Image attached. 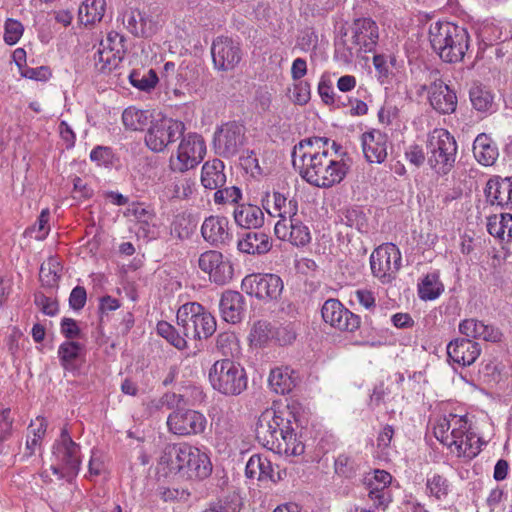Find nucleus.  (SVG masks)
<instances>
[{
	"mask_svg": "<svg viewBox=\"0 0 512 512\" xmlns=\"http://www.w3.org/2000/svg\"><path fill=\"white\" fill-rule=\"evenodd\" d=\"M300 410L301 406L296 401L264 410L255 428L258 442L279 454L302 455L305 445L302 441Z\"/></svg>",
	"mask_w": 512,
	"mask_h": 512,
	"instance_id": "1",
	"label": "nucleus"
},
{
	"mask_svg": "<svg viewBox=\"0 0 512 512\" xmlns=\"http://www.w3.org/2000/svg\"><path fill=\"white\" fill-rule=\"evenodd\" d=\"M330 140L326 137H310L294 146L292 162L299 168L301 177L319 188H330L346 176L348 167L329 151Z\"/></svg>",
	"mask_w": 512,
	"mask_h": 512,
	"instance_id": "2",
	"label": "nucleus"
},
{
	"mask_svg": "<svg viewBox=\"0 0 512 512\" xmlns=\"http://www.w3.org/2000/svg\"><path fill=\"white\" fill-rule=\"evenodd\" d=\"M429 41L433 51L446 63L462 61L469 48L467 30L450 22L432 24Z\"/></svg>",
	"mask_w": 512,
	"mask_h": 512,
	"instance_id": "3",
	"label": "nucleus"
},
{
	"mask_svg": "<svg viewBox=\"0 0 512 512\" xmlns=\"http://www.w3.org/2000/svg\"><path fill=\"white\" fill-rule=\"evenodd\" d=\"M457 143L445 129H435L427 141V162L430 168L440 176L450 173L455 166Z\"/></svg>",
	"mask_w": 512,
	"mask_h": 512,
	"instance_id": "4",
	"label": "nucleus"
},
{
	"mask_svg": "<svg viewBox=\"0 0 512 512\" xmlns=\"http://www.w3.org/2000/svg\"><path fill=\"white\" fill-rule=\"evenodd\" d=\"M177 326L189 340L210 337L216 330L215 318L196 302H188L177 311Z\"/></svg>",
	"mask_w": 512,
	"mask_h": 512,
	"instance_id": "5",
	"label": "nucleus"
},
{
	"mask_svg": "<svg viewBox=\"0 0 512 512\" xmlns=\"http://www.w3.org/2000/svg\"><path fill=\"white\" fill-rule=\"evenodd\" d=\"M208 376L213 389L227 396L240 395L247 388L244 368L228 358L216 361Z\"/></svg>",
	"mask_w": 512,
	"mask_h": 512,
	"instance_id": "6",
	"label": "nucleus"
},
{
	"mask_svg": "<svg viewBox=\"0 0 512 512\" xmlns=\"http://www.w3.org/2000/svg\"><path fill=\"white\" fill-rule=\"evenodd\" d=\"M401 253L393 243H385L377 247L370 256L372 274L381 283L387 284L396 278L401 267Z\"/></svg>",
	"mask_w": 512,
	"mask_h": 512,
	"instance_id": "7",
	"label": "nucleus"
},
{
	"mask_svg": "<svg viewBox=\"0 0 512 512\" xmlns=\"http://www.w3.org/2000/svg\"><path fill=\"white\" fill-rule=\"evenodd\" d=\"M245 132V127L236 121L222 124L216 129L213 137L215 153L227 159L237 155L246 143Z\"/></svg>",
	"mask_w": 512,
	"mask_h": 512,
	"instance_id": "8",
	"label": "nucleus"
},
{
	"mask_svg": "<svg viewBox=\"0 0 512 512\" xmlns=\"http://www.w3.org/2000/svg\"><path fill=\"white\" fill-rule=\"evenodd\" d=\"M184 124L171 118L152 122L145 135V144L153 152H162L168 144L177 141L184 133Z\"/></svg>",
	"mask_w": 512,
	"mask_h": 512,
	"instance_id": "9",
	"label": "nucleus"
},
{
	"mask_svg": "<svg viewBox=\"0 0 512 512\" xmlns=\"http://www.w3.org/2000/svg\"><path fill=\"white\" fill-rule=\"evenodd\" d=\"M242 289L249 295L263 302L277 300L283 290V281L276 274L254 273L247 275L241 284Z\"/></svg>",
	"mask_w": 512,
	"mask_h": 512,
	"instance_id": "10",
	"label": "nucleus"
},
{
	"mask_svg": "<svg viewBox=\"0 0 512 512\" xmlns=\"http://www.w3.org/2000/svg\"><path fill=\"white\" fill-rule=\"evenodd\" d=\"M167 425L172 433L189 436L203 433L207 420L202 413L196 410L178 408L168 416Z\"/></svg>",
	"mask_w": 512,
	"mask_h": 512,
	"instance_id": "11",
	"label": "nucleus"
},
{
	"mask_svg": "<svg viewBox=\"0 0 512 512\" xmlns=\"http://www.w3.org/2000/svg\"><path fill=\"white\" fill-rule=\"evenodd\" d=\"M321 315L325 323L340 331L354 332L361 324L360 316L349 311L338 299L334 298L324 302Z\"/></svg>",
	"mask_w": 512,
	"mask_h": 512,
	"instance_id": "12",
	"label": "nucleus"
},
{
	"mask_svg": "<svg viewBox=\"0 0 512 512\" xmlns=\"http://www.w3.org/2000/svg\"><path fill=\"white\" fill-rule=\"evenodd\" d=\"M85 335L77 322L66 318V371L79 372L84 363Z\"/></svg>",
	"mask_w": 512,
	"mask_h": 512,
	"instance_id": "13",
	"label": "nucleus"
},
{
	"mask_svg": "<svg viewBox=\"0 0 512 512\" xmlns=\"http://www.w3.org/2000/svg\"><path fill=\"white\" fill-rule=\"evenodd\" d=\"M214 67L219 71H232L241 61L240 44L232 38L217 37L211 46Z\"/></svg>",
	"mask_w": 512,
	"mask_h": 512,
	"instance_id": "14",
	"label": "nucleus"
},
{
	"mask_svg": "<svg viewBox=\"0 0 512 512\" xmlns=\"http://www.w3.org/2000/svg\"><path fill=\"white\" fill-rule=\"evenodd\" d=\"M206 145L202 136L189 134L184 137L178 147L177 159L180 162L179 170L185 171L194 168L204 158Z\"/></svg>",
	"mask_w": 512,
	"mask_h": 512,
	"instance_id": "15",
	"label": "nucleus"
},
{
	"mask_svg": "<svg viewBox=\"0 0 512 512\" xmlns=\"http://www.w3.org/2000/svg\"><path fill=\"white\" fill-rule=\"evenodd\" d=\"M353 44L359 52H373L379 40V28L371 18H358L351 24Z\"/></svg>",
	"mask_w": 512,
	"mask_h": 512,
	"instance_id": "16",
	"label": "nucleus"
},
{
	"mask_svg": "<svg viewBox=\"0 0 512 512\" xmlns=\"http://www.w3.org/2000/svg\"><path fill=\"white\" fill-rule=\"evenodd\" d=\"M361 143L364 156L369 163L381 164L387 158V134L373 129L362 134Z\"/></svg>",
	"mask_w": 512,
	"mask_h": 512,
	"instance_id": "17",
	"label": "nucleus"
},
{
	"mask_svg": "<svg viewBox=\"0 0 512 512\" xmlns=\"http://www.w3.org/2000/svg\"><path fill=\"white\" fill-rule=\"evenodd\" d=\"M427 89L431 106L442 114H450L456 110L457 96L443 81L438 80L431 83Z\"/></svg>",
	"mask_w": 512,
	"mask_h": 512,
	"instance_id": "18",
	"label": "nucleus"
},
{
	"mask_svg": "<svg viewBox=\"0 0 512 512\" xmlns=\"http://www.w3.org/2000/svg\"><path fill=\"white\" fill-rule=\"evenodd\" d=\"M211 472L210 458L206 453L193 446V453H188L179 477L187 480H203L209 477Z\"/></svg>",
	"mask_w": 512,
	"mask_h": 512,
	"instance_id": "19",
	"label": "nucleus"
},
{
	"mask_svg": "<svg viewBox=\"0 0 512 512\" xmlns=\"http://www.w3.org/2000/svg\"><path fill=\"white\" fill-rule=\"evenodd\" d=\"M481 353L478 342L469 338H457L447 345L448 357L455 363L463 366L472 365Z\"/></svg>",
	"mask_w": 512,
	"mask_h": 512,
	"instance_id": "20",
	"label": "nucleus"
},
{
	"mask_svg": "<svg viewBox=\"0 0 512 512\" xmlns=\"http://www.w3.org/2000/svg\"><path fill=\"white\" fill-rule=\"evenodd\" d=\"M228 225L229 221L224 216H209L201 226L202 237L211 246L219 248L231 238Z\"/></svg>",
	"mask_w": 512,
	"mask_h": 512,
	"instance_id": "21",
	"label": "nucleus"
},
{
	"mask_svg": "<svg viewBox=\"0 0 512 512\" xmlns=\"http://www.w3.org/2000/svg\"><path fill=\"white\" fill-rule=\"evenodd\" d=\"M245 306V298L240 292L226 290L222 293L219 309L224 321L232 324L239 323L244 317Z\"/></svg>",
	"mask_w": 512,
	"mask_h": 512,
	"instance_id": "22",
	"label": "nucleus"
},
{
	"mask_svg": "<svg viewBox=\"0 0 512 512\" xmlns=\"http://www.w3.org/2000/svg\"><path fill=\"white\" fill-rule=\"evenodd\" d=\"M193 446L187 443L167 444L160 456L159 464L171 474L179 475Z\"/></svg>",
	"mask_w": 512,
	"mask_h": 512,
	"instance_id": "23",
	"label": "nucleus"
},
{
	"mask_svg": "<svg viewBox=\"0 0 512 512\" xmlns=\"http://www.w3.org/2000/svg\"><path fill=\"white\" fill-rule=\"evenodd\" d=\"M271 248V238L266 233L258 230H249L237 241V249L249 255H264Z\"/></svg>",
	"mask_w": 512,
	"mask_h": 512,
	"instance_id": "24",
	"label": "nucleus"
},
{
	"mask_svg": "<svg viewBox=\"0 0 512 512\" xmlns=\"http://www.w3.org/2000/svg\"><path fill=\"white\" fill-rule=\"evenodd\" d=\"M487 201L500 207L512 208V188L509 178L494 176L489 179L485 187Z\"/></svg>",
	"mask_w": 512,
	"mask_h": 512,
	"instance_id": "25",
	"label": "nucleus"
},
{
	"mask_svg": "<svg viewBox=\"0 0 512 512\" xmlns=\"http://www.w3.org/2000/svg\"><path fill=\"white\" fill-rule=\"evenodd\" d=\"M108 46L98 50V61L102 63L101 70L111 71L118 67L124 55V37L118 33H110L107 37Z\"/></svg>",
	"mask_w": 512,
	"mask_h": 512,
	"instance_id": "26",
	"label": "nucleus"
},
{
	"mask_svg": "<svg viewBox=\"0 0 512 512\" xmlns=\"http://www.w3.org/2000/svg\"><path fill=\"white\" fill-rule=\"evenodd\" d=\"M236 225L242 229L257 230L264 225V213L260 207L248 203L237 204L233 211Z\"/></svg>",
	"mask_w": 512,
	"mask_h": 512,
	"instance_id": "27",
	"label": "nucleus"
},
{
	"mask_svg": "<svg viewBox=\"0 0 512 512\" xmlns=\"http://www.w3.org/2000/svg\"><path fill=\"white\" fill-rule=\"evenodd\" d=\"M126 27L131 34L140 38L151 37L158 30L157 23L150 16L138 10L131 11L127 17Z\"/></svg>",
	"mask_w": 512,
	"mask_h": 512,
	"instance_id": "28",
	"label": "nucleus"
},
{
	"mask_svg": "<svg viewBox=\"0 0 512 512\" xmlns=\"http://www.w3.org/2000/svg\"><path fill=\"white\" fill-rule=\"evenodd\" d=\"M224 163L220 159L207 161L201 171V183L206 189L216 190L226 183Z\"/></svg>",
	"mask_w": 512,
	"mask_h": 512,
	"instance_id": "29",
	"label": "nucleus"
},
{
	"mask_svg": "<svg viewBox=\"0 0 512 512\" xmlns=\"http://www.w3.org/2000/svg\"><path fill=\"white\" fill-rule=\"evenodd\" d=\"M297 375L289 367H277L271 370L269 384L277 394H286L297 385Z\"/></svg>",
	"mask_w": 512,
	"mask_h": 512,
	"instance_id": "30",
	"label": "nucleus"
},
{
	"mask_svg": "<svg viewBox=\"0 0 512 512\" xmlns=\"http://www.w3.org/2000/svg\"><path fill=\"white\" fill-rule=\"evenodd\" d=\"M473 153L476 160L484 165L494 164L498 157V148L485 133L479 134L473 143Z\"/></svg>",
	"mask_w": 512,
	"mask_h": 512,
	"instance_id": "31",
	"label": "nucleus"
},
{
	"mask_svg": "<svg viewBox=\"0 0 512 512\" xmlns=\"http://www.w3.org/2000/svg\"><path fill=\"white\" fill-rule=\"evenodd\" d=\"M450 427V422L447 419H443L434 427V435L442 444L448 447L455 446L458 452H461L464 443V431L461 427L453 428L450 431Z\"/></svg>",
	"mask_w": 512,
	"mask_h": 512,
	"instance_id": "32",
	"label": "nucleus"
},
{
	"mask_svg": "<svg viewBox=\"0 0 512 512\" xmlns=\"http://www.w3.org/2000/svg\"><path fill=\"white\" fill-rule=\"evenodd\" d=\"M106 9L105 0H85L79 7V21L85 26L100 22Z\"/></svg>",
	"mask_w": 512,
	"mask_h": 512,
	"instance_id": "33",
	"label": "nucleus"
},
{
	"mask_svg": "<svg viewBox=\"0 0 512 512\" xmlns=\"http://www.w3.org/2000/svg\"><path fill=\"white\" fill-rule=\"evenodd\" d=\"M444 291V285L436 272L428 273L418 284V295L422 300H434Z\"/></svg>",
	"mask_w": 512,
	"mask_h": 512,
	"instance_id": "34",
	"label": "nucleus"
},
{
	"mask_svg": "<svg viewBox=\"0 0 512 512\" xmlns=\"http://www.w3.org/2000/svg\"><path fill=\"white\" fill-rule=\"evenodd\" d=\"M149 111L140 110L133 106L126 108L122 113V122L126 129L142 131L151 122Z\"/></svg>",
	"mask_w": 512,
	"mask_h": 512,
	"instance_id": "35",
	"label": "nucleus"
},
{
	"mask_svg": "<svg viewBox=\"0 0 512 512\" xmlns=\"http://www.w3.org/2000/svg\"><path fill=\"white\" fill-rule=\"evenodd\" d=\"M62 270V266L55 259L51 258L44 262L39 271V279L42 286L48 288L58 287L62 276Z\"/></svg>",
	"mask_w": 512,
	"mask_h": 512,
	"instance_id": "36",
	"label": "nucleus"
},
{
	"mask_svg": "<svg viewBox=\"0 0 512 512\" xmlns=\"http://www.w3.org/2000/svg\"><path fill=\"white\" fill-rule=\"evenodd\" d=\"M66 481H71L79 471L80 467V457L79 451L80 447L76 444L71 437L66 432Z\"/></svg>",
	"mask_w": 512,
	"mask_h": 512,
	"instance_id": "37",
	"label": "nucleus"
},
{
	"mask_svg": "<svg viewBox=\"0 0 512 512\" xmlns=\"http://www.w3.org/2000/svg\"><path fill=\"white\" fill-rule=\"evenodd\" d=\"M157 332L177 349L182 350L186 348L188 338L182 334L179 326L176 329L168 322L160 321L157 324Z\"/></svg>",
	"mask_w": 512,
	"mask_h": 512,
	"instance_id": "38",
	"label": "nucleus"
},
{
	"mask_svg": "<svg viewBox=\"0 0 512 512\" xmlns=\"http://www.w3.org/2000/svg\"><path fill=\"white\" fill-rule=\"evenodd\" d=\"M289 242L297 247L307 245L311 240L309 228L300 219L289 220Z\"/></svg>",
	"mask_w": 512,
	"mask_h": 512,
	"instance_id": "39",
	"label": "nucleus"
},
{
	"mask_svg": "<svg viewBox=\"0 0 512 512\" xmlns=\"http://www.w3.org/2000/svg\"><path fill=\"white\" fill-rule=\"evenodd\" d=\"M50 212L48 209H43L38 216L36 222L25 229L24 236L33 238L35 240H44L49 233L50 227L48 225Z\"/></svg>",
	"mask_w": 512,
	"mask_h": 512,
	"instance_id": "40",
	"label": "nucleus"
},
{
	"mask_svg": "<svg viewBox=\"0 0 512 512\" xmlns=\"http://www.w3.org/2000/svg\"><path fill=\"white\" fill-rule=\"evenodd\" d=\"M469 96L473 107L480 112L488 111L493 104L492 94L482 86H473Z\"/></svg>",
	"mask_w": 512,
	"mask_h": 512,
	"instance_id": "41",
	"label": "nucleus"
},
{
	"mask_svg": "<svg viewBox=\"0 0 512 512\" xmlns=\"http://www.w3.org/2000/svg\"><path fill=\"white\" fill-rule=\"evenodd\" d=\"M130 83L142 91H150L158 83L157 73L150 69L146 73L140 71H132L129 75Z\"/></svg>",
	"mask_w": 512,
	"mask_h": 512,
	"instance_id": "42",
	"label": "nucleus"
},
{
	"mask_svg": "<svg viewBox=\"0 0 512 512\" xmlns=\"http://www.w3.org/2000/svg\"><path fill=\"white\" fill-rule=\"evenodd\" d=\"M426 487L429 491V495L435 497L438 500H442L447 497L450 491L449 481L442 475L433 474L427 478Z\"/></svg>",
	"mask_w": 512,
	"mask_h": 512,
	"instance_id": "43",
	"label": "nucleus"
},
{
	"mask_svg": "<svg viewBox=\"0 0 512 512\" xmlns=\"http://www.w3.org/2000/svg\"><path fill=\"white\" fill-rule=\"evenodd\" d=\"M24 33V25L17 19L7 18L4 22L3 40L13 46L19 42Z\"/></svg>",
	"mask_w": 512,
	"mask_h": 512,
	"instance_id": "44",
	"label": "nucleus"
},
{
	"mask_svg": "<svg viewBox=\"0 0 512 512\" xmlns=\"http://www.w3.org/2000/svg\"><path fill=\"white\" fill-rule=\"evenodd\" d=\"M340 221L348 227L362 231L366 226V217L359 208L351 207L341 211Z\"/></svg>",
	"mask_w": 512,
	"mask_h": 512,
	"instance_id": "45",
	"label": "nucleus"
},
{
	"mask_svg": "<svg viewBox=\"0 0 512 512\" xmlns=\"http://www.w3.org/2000/svg\"><path fill=\"white\" fill-rule=\"evenodd\" d=\"M250 337L255 345L262 346L271 338H274V329L267 321L259 320L254 323Z\"/></svg>",
	"mask_w": 512,
	"mask_h": 512,
	"instance_id": "46",
	"label": "nucleus"
},
{
	"mask_svg": "<svg viewBox=\"0 0 512 512\" xmlns=\"http://www.w3.org/2000/svg\"><path fill=\"white\" fill-rule=\"evenodd\" d=\"M233 274L234 268L232 263L230 260L223 257L221 263L217 265V268L213 271L209 278L217 285H225L232 280Z\"/></svg>",
	"mask_w": 512,
	"mask_h": 512,
	"instance_id": "47",
	"label": "nucleus"
},
{
	"mask_svg": "<svg viewBox=\"0 0 512 512\" xmlns=\"http://www.w3.org/2000/svg\"><path fill=\"white\" fill-rule=\"evenodd\" d=\"M223 257V254L217 250L205 251L198 259V266L203 272L208 273L210 276L217 268V265L221 263Z\"/></svg>",
	"mask_w": 512,
	"mask_h": 512,
	"instance_id": "48",
	"label": "nucleus"
},
{
	"mask_svg": "<svg viewBox=\"0 0 512 512\" xmlns=\"http://www.w3.org/2000/svg\"><path fill=\"white\" fill-rule=\"evenodd\" d=\"M241 502L238 496H227L210 505L204 512H239Z\"/></svg>",
	"mask_w": 512,
	"mask_h": 512,
	"instance_id": "49",
	"label": "nucleus"
},
{
	"mask_svg": "<svg viewBox=\"0 0 512 512\" xmlns=\"http://www.w3.org/2000/svg\"><path fill=\"white\" fill-rule=\"evenodd\" d=\"M90 159L99 166L110 167L114 164L116 157L112 148L99 145L91 151Z\"/></svg>",
	"mask_w": 512,
	"mask_h": 512,
	"instance_id": "50",
	"label": "nucleus"
},
{
	"mask_svg": "<svg viewBox=\"0 0 512 512\" xmlns=\"http://www.w3.org/2000/svg\"><path fill=\"white\" fill-rule=\"evenodd\" d=\"M484 322L475 318L464 319L459 324V331L466 338L479 339L484 327Z\"/></svg>",
	"mask_w": 512,
	"mask_h": 512,
	"instance_id": "51",
	"label": "nucleus"
},
{
	"mask_svg": "<svg viewBox=\"0 0 512 512\" xmlns=\"http://www.w3.org/2000/svg\"><path fill=\"white\" fill-rule=\"evenodd\" d=\"M296 335L297 327L295 323L283 324L274 330V338L282 346L291 344L296 339Z\"/></svg>",
	"mask_w": 512,
	"mask_h": 512,
	"instance_id": "52",
	"label": "nucleus"
},
{
	"mask_svg": "<svg viewBox=\"0 0 512 512\" xmlns=\"http://www.w3.org/2000/svg\"><path fill=\"white\" fill-rule=\"evenodd\" d=\"M268 467L269 460L267 458H262L259 455H253L246 464L245 474L248 478H255L257 476L259 479V472H265V469Z\"/></svg>",
	"mask_w": 512,
	"mask_h": 512,
	"instance_id": "53",
	"label": "nucleus"
},
{
	"mask_svg": "<svg viewBox=\"0 0 512 512\" xmlns=\"http://www.w3.org/2000/svg\"><path fill=\"white\" fill-rule=\"evenodd\" d=\"M21 76L36 81H47L51 76V71L46 66L24 67L20 72Z\"/></svg>",
	"mask_w": 512,
	"mask_h": 512,
	"instance_id": "54",
	"label": "nucleus"
},
{
	"mask_svg": "<svg viewBox=\"0 0 512 512\" xmlns=\"http://www.w3.org/2000/svg\"><path fill=\"white\" fill-rule=\"evenodd\" d=\"M335 471L338 475L350 478L354 475V462L346 455H339L335 460Z\"/></svg>",
	"mask_w": 512,
	"mask_h": 512,
	"instance_id": "55",
	"label": "nucleus"
},
{
	"mask_svg": "<svg viewBox=\"0 0 512 512\" xmlns=\"http://www.w3.org/2000/svg\"><path fill=\"white\" fill-rule=\"evenodd\" d=\"M405 158L409 161L410 164L419 168L424 164L426 155L421 146L414 144L410 145L405 151Z\"/></svg>",
	"mask_w": 512,
	"mask_h": 512,
	"instance_id": "56",
	"label": "nucleus"
},
{
	"mask_svg": "<svg viewBox=\"0 0 512 512\" xmlns=\"http://www.w3.org/2000/svg\"><path fill=\"white\" fill-rule=\"evenodd\" d=\"M87 293L84 287L76 286L70 293L69 296V306L75 310H81L86 303Z\"/></svg>",
	"mask_w": 512,
	"mask_h": 512,
	"instance_id": "57",
	"label": "nucleus"
},
{
	"mask_svg": "<svg viewBox=\"0 0 512 512\" xmlns=\"http://www.w3.org/2000/svg\"><path fill=\"white\" fill-rule=\"evenodd\" d=\"M310 99V85L306 81H300L294 85L293 100L299 105L306 104Z\"/></svg>",
	"mask_w": 512,
	"mask_h": 512,
	"instance_id": "58",
	"label": "nucleus"
},
{
	"mask_svg": "<svg viewBox=\"0 0 512 512\" xmlns=\"http://www.w3.org/2000/svg\"><path fill=\"white\" fill-rule=\"evenodd\" d=\"M487 231L490 235L505 240L502 214L500 216L492 215L487 219Z\"/></svg>",
	"mask_w": 512,
	"mask_h": 512,
	"instance_id": "59",
	"label": "nucleus"
},
{
	"mask_svg": "<svg viewBox=\"0 0 512 512\" xmlns=\"http://www.w3.org/2000/svg\"><path fill=\"white\" fill-rule=\"evenodd\" d=\"M317 43L318 36L311 29L303 30L298 38V45L303 51H308L311 48H316Z\"/></svg>",
	"mask_w": 512,
	"mask_h": 512,
	"instance_id": "60",
	"label": "nucleus"
},
{
	"mask_svg": "<svg viewBox=\"0 0 512 512\" xmlns=\"http://www.w3.org/2000/svg\"><path fill=\"white\" fill-rule=\"evenodd\" d=\"M318 93L326 105L334 103L333 86L329 79L322 77L318 85Z\"/></svg>",
	"mask_w": 512,
	"mask_h": 512,
	"instance_id": "61",
	"label": "nucleus"
},
{
	"mask_svg": "<svg viewBox=\"0 0 512 512\" xmlns=\"http://www.w3.org/2000/svg\"><path fill=\"white\" fill-rule=\"evenodd\" d=\"M371 489L369 491V498L374 501V505L376 508L378 507H386L389 499L387 497V489L379 487V486H370Z\"/></svg>",
	"mask_w": 512,
	"mask_h": 512,
	"instance_id": "62",
	"label": "nucleus"
},
{
	"mask_svg": "<svg viewBox=\"0 0 512 512\" xmlns=\"http://www.w3.org/2000/svg\"><path fill=\"white\" fill-rule=\"evenodd\" d=\"M502 336H503V334L498 328H496L492 325L484 324V327L482 329V333H481V336L479 339H483L484 341H487V342L497 343L502 340Z\"/></svg>",
	"mask_w": 512,
	"mask_h": 512,
	"instance_id": "63",
	"label": "nucleus"
},
{
	"mask_svg": "<svg viewBox=\"0 0 512 512\" xmlns=\"http://www.w3.org/2000/svg\"><path fill=\"white\" fill-rule=\"evenodd\" d=\"M355 297L366 309H372L375 307V297L371 291L366 289L357 290L355 292Z\"/></svg>",
	"mask_w": 512,
	"mask_h": 512,
	"instance_id": "64",
	"label": "nucleus"
}]
</instances>
